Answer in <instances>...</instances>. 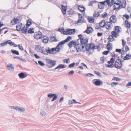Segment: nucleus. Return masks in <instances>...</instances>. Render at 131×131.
<instances>
[{
    "mask_svg": "<svg viewBox=\"0 0 131 131\" xmlns=\"http://www.w3.org/2000/svg\"><path fill=\"white\" fill-rule=\"evenodd\" d=\"M77 42L79 43V42H77L74 40H72L70 41L68 44L69 48H71L73 47V45H74V49H76V51L78 52H81V48L80 46V44L79 43H77Z\"/></svg>",
    "mask_w": 131,
    "mask_h": 131,
    "instance_id": "f257e3e1",
    "label": "nucleus"
},
{
    "mask_svg": "<svg viewBox=\"0 0 131 131\" xmlns=\"http://www.w3.org/2000/svg\"><path fill=\"white\" fill-rule=\"evenodd\" d=\"M43 47H41L40 45H36L35 46V49L37 52H40L45 55H47V53L46 52Z\"/></svg>",
    "mask_w": 131,
    "mask_h": 131,
    "instance_id": "f03ea898",
    "label": "nucleus"
},
{
    "mask_svg": "<svg viewBox=\"0 0 131 131\" xmlns=\"http://www.w3.org/2000/svg\"><path fill=\"white\" fill-rule=\"evenodd\" d=\"M79 39L77 40V41H78L79 40H80L81 43L80 44H81L82 45H83L86 43L87 42H88V39L87 38H82V34L79 35L78 36Z\"/></svg>",
    "mask_w": 131,
    "mask_h": 131,
    "instance_id": "7ed1b4c3",
    "label": "nucleus"
},
{
    "mask_svg": "<svg viewBox=\"0 0 131 131\" xmlns=\"http://www.w3.org/2000/svg\"><path fill=\"white\" fill-rule=\"evenodd\" d=\"M75 32V29H68L66 30H65L63 33V34L66 35H72L74 34Z\"/></svg>",
    "mask_w": 131,
    "mask_h": 131,
    "instance_id": "20e7f679",
    "label": "nucleus"
},
{
    "mask_svg": "<svg viewBox=\"0 0 131 131\" xmlns=\"http://www.w3.org/2000/svg\"><path fill=\"white\" fill-rule=\"evenodd\" d=\"M88 42H87L86 44L84 45H82L81 44H80V47L82 49L81 52L82 51V50L85 47L86 50L87 51H89L91 49V46L88 43Z\"/></svg>",
    "mask_w": 131,
    "mask_h": 131,
    "instance_id": "39448f33",
    "label": "nucleus"
},
{
    "mask_svg": "<svg viewBox=\"0 0 131 131\" xmlns=\"http://www.w3.org/2000/svg\"><path fill=\"white\" fill-rule=\"evenodd\" d=\"M93 83L96 86H99L103 85V82L100 79H94L93 80Z\"/></svg>",
    "mask_w": 131,
    "mask_h": 131,
    "instance_id": "423d86ee",
    "label": "nucleus"
},
{
    "mask_svg": "<svg viewBox=\"0 0 131 131\" xmlns=\"http://www.w3.org/2000/svg\"><path fill=\"white\" fill-rule=\"evenodd\" d=\"M64 44L62 41L60 42L55 48H53L54 49V51L57 52H59L61 48H63L62 45Z\"/></svg>",
    "mask_w": 131,
    "mask_h": 131,
    "instance_id": "0eeeda50",
    "label": "nucleus"
},
{
    "mask_svg": "<svg viewBox=\"0 0 131 131\" xmlns=\"http://www.w3.org/2000/svg\"><path fill=\"white\" fill-rule=\"evenodd\" d=\"M126 1L125 0H124L120 5H119L117 8H114L113 10H118L121 9V8H125L126 7Z\"/></svg>",
    "mask_w": 131,
    "mask_h": 131,
    "instance_id": "6e6552de",
    "label": "nucleus"
},
{
    "mask_svg": "<svg viewBox=\"0 0 131 131\" xmlns=\"http://www.w3.org/2000/svg\"><path fill=\"white\" fill-rule=\"evenodd\" d=\"M42 35V33L39 31L38 32H35L34 35V37L35 39H38L41 38Z\"/></svg>",
    "mask_w": 131,
    "mask_h": 131,
    "instance_id": "1a4fd4ad",
    "label": "nucleus"
},
{
    "mask_svg": "<svg viewBox=\"0 0 131 131\" xmlns=\"http://www.w3.org/2000/svg\"><path fill=\"white\" fill-rule=\"evenodd\" d=\"M48 96L49 97L52 98V99L51 100V101L53 102L58 97V95L52 93H49L48 94Z\"/></svg>",
    "mask_w": 131,
    "mask_h": 131,
    "instance_id": "9d476101",
    "label": "nucleus"
},
{
    "mask_svg": "<svg viewBox=\"0 0 131 131\" xmlns=\"http://www.w3.org/2000/svg\"><path fill=\"white\" fill-rule=\"evenodd\" d=\"M117 19L116 17L114 15H112L110 19V21L111 23H115L116 22Z\"/></svg>",
    "mask_w": 131,
    "mask_h": 131,
    "instance_id": "9b49d317",
    "label": "nucleus"
},
{
    "mask_svg": "<svg viewBox=\"0 0 131 131\" xmlns=\"http://www.w3.org/2000/svg\"><path fill=\"white\" fill-rule=\"evenodd\" d=\"M114 66L115 68L119 69L122 67V62H118L116 61L115 62Z\"/></svg>",
    "mask_w": 131,
    "mask_h": 131,
    "instance_id": "f8f14e48",
    "label": "nucleus"
},
{
    "mask_svg": "<svg viewBox=\"0 0 131 131\" xmlns=\"http://www.w3.org/2000/svg\"><path fill=\"white\" fill-rule=\"evenodd\" d=\"M47 60L48 63L50 64L52 67H54L56 65L57 62L56 61H53L50 59H48Z\"/></svg>",
    "mask_w": 131,
    "mask_h": 131,
    "instance_id": "ddd939ff",
    "label": "nucleus"
},
{
    "mask_svg": "<svg viewBox=\"0 0 131 131\" xmlns=\"http://www.w3.org/2000/svg\"><path fill=\"white\" fill-rule=\"evenodd\" d=\"M18 76L20 79H23L27 76V74L25 73L21 72L18 74Z\"/></svg>",
    "mask_w": 131,
    "mask_h": 131,
    "instance_id": "4468645a",
    "label": "nucleus"
},
{
    "mask_svg": "<svg viewBox=\"0 0 131 131\" xmlns=\"http://www.w3.org/2000/svg\"><path fill=\"white\" fill-rule=\"evenodd\" d=\"M43 42L45 43H47L49 40V38L48 37L46 36H44L42 37V38Z\"/></svg>",
    "mask_w": 131,
    "mask_h": 131,
    "instance_id": "2eb2a0df",
    "label": "nucleus"
},
{
    "mask_svg": "<svg viewBox=\"0 0 131 131\" xmlns=\"http://www.w3.org/2000/svg\"><path fill=\"white\" fill-rule=\"evenodd\" d=\"M7 68L8 70H11L10 71H12L13 72L14 71V69L13 65L11 64L7 65Z\"/></svg>",
    "mask_w": 131,
    "mask_h": 131,
    "instance_id": "dca6fc26",
    "label": "nucleus"
},
{
    "mask_svg": "<svg viewBox=\"0 0 131 131\" xmlns=\"http://www.w3.org/2000/svg\"><path fill=\"white\" fill-rule=\"evenodd\" d=\"M93 31L92 28L91 27H88L87 29L84 32H86L87 34H89L92 33Z\"/></svg>",
    "mask_w": 131,
    "mask_h": 131,
    "instance_id": "f3484780",
    "label": "nucleus"
},
{
    "mask_svg": "<svg viewBox=\"0 0 131 131\" xmlns=\"http://www.w3.org/2000/svg\"><path fill=\"white\" fill-rule=\"evenodd\" d=\"M23 27H22V28L21 29V31L22 33L26 34L27 33L28 28L27 27V26L25 28V26L24 25H23Z\"/></svg>",
    "mask_w": 131,
    "mask_h": 131,
    "instance_id": "a211bd4d",
    "label": "nucleus"
},
{
    "mask_svg": "<svg viewBox=\"0 0 131 131\" xmlns=\"http://www.w3.org/2000/svg\"><path fill=\"white\" fill-rule=\"evenodd\" d=\"M86 21L85 20L84 18H83V16H81L80 17H79L78 20L77 21V23H86Z\"/></svg>",
    "mask_w": 131,
    "mask_h": 131,
    "instance_id": "6ab92c4d",
    "label": "nucleus"
},
{
    "mask_svg": "<svg viewBox=\"0 0 131 131\" xmlns=\"http://www.w3.org/2000/svg\"><path fill=\"white\" fill-rule=\"evenodd\" d=\"M78 9L81 12L83 13V12H85V7L82 5H79L78 7Z\"/></svg>",
    "mask_w": 131,
    "mask_h": 131,
    "instance_id": "aec40b11",
    "label": "nucleus"
},
{
    "mask_svg": "<svg viewBox=\"0 0 131 131\" xmlns=\"http://www.w3.org/2000/svg\"><path fill=\"white\" fill-rule=\"evenodd\" d=\"M46 52L48 54V53L50 54H52L53 52L54 51V49L53 48L50 49L49 47L48 48V49H46Z\"/></svg>",
    "mask_w": 131,
    "mask_h": 131,
    "instance_id": "412c9836",
    "label": "nucleus"
},
{
    "mask_svg": "<svg viewBox=\"0 0 131 131\" xmlns=\"http://www.w3.org/2000/svg\"><path fill=\"white\" fill-rule=\"evenodd\" d=\"M67 6H64L63 5H61V10L63 14L65 15L66 13V12L67 11Z\"/></svg>",
    "mask_w": 131,
    "mask_h": 131,
    "instance_id": "4be33fe9",
    "label": "nucleus"
},
{
    "mask_svg": "<svg viewBox=\"0 0 131 131\" xmlns=\"http://www.w3.org/2000/svg\"><path fill=\"white\" fill-rule=\"evenodd\" d=\"M106 22L105 20H103L99 23V26L100 27L103 28L106 25Z\"/></svg>",
    "mask_w": 131,
    "mask_h": 131,
    "instance_id": "5701e85b",
    "label": "nucleus"
},
{
    "mask_svg": "<svg viewBox=\"0 0 131 131\" xmlns=\"http://www.w3.org/2000/svg\"><path fill=\"white\" fill-rule=\"evenodd\" d=\"M72 39L71 37L70 36H68L67 38L64 40H63L62 41L63 44H64L65 43L68 42L69 41L71 40Z\"/></svg>",
    "mask_w": 131,
    "mask_h": 131,
    "instance_id": "b1692460",
    "label": "nucleus"
},
{
    "mask_svg": "<svg viewBox=\"0 0 131 131\" xmlns=\"http://www.w3.org/2000/svg\"><path fill=\"white\" fill-rule=\"evenodd\" d=\"M125 25L126 28L127 29H128L130 28L131 24L129 21L127 20H126L125 21Z\"/></svg>",
    "mask_w": 131,
    "mask_h": 131,
    "instance_id": "393cba45",
    "label": "nucleus"
},
{
    "mask_svg": "<svg viewBox=\"0 0 131 131\" xmlns=\"http://www.w3.org/2000/svg\"><path fill=\"white\" fill-rule=\"evenodd\" d=\"M111 34H112L111 35H110L111 36H113L114 37L116 38L118 36V33L114 31H112L111 32Z\"/></svg>",
    "mask_w": 131,
    "mask_h": 131,
    "instance_id": "a878e982",
    "label": "nucleus"
},
{
    "mask_svg": "<svg viewBox=\"0 0 131 131\" xmlns=\"http://www.w3.org/2000/svg\"><path fill=\"white\" fill-rule=\"evenodd\" d=\"M120 29H121V28L118 26H115L114 28V31H116V32L118 34L121 31H120Z\"/></svg>",
    "mask_w": 131,
    "mask_h": 131,
    "instance_id": "bb28decb",
    "label": "nucleus"
},
{
    "mask_svg": "<svg viewBox=\"0 0 131 131\" xmlns=\"http://www.w3.org/2000/svg\"><path fill=\"white\" fill-rule=\"evenodd\" d=\"M106 23V24L105 26H107L108 27H106V29L107 30L111 29V26H112V23L110 21H109L107 22Z\"/></svg>",
    "mask_w": 131,
    "mask_h": 131,
    "instance_id": "cd10ccee",
    "label": "nucleus"
},
{
    "mask_svg": "<svg viewBox=\"0 0 131 131\" xmlns=\"http://www.w3.org/2000/svg\"><path fill=\"white\" fill-rule=\"evenodd\" d=\"M112 45L111 43H108L106 46L107 49L108 50L110 51V50H112Z\"/></svg>",
    "mask_w": 131,
    "mask_h": 131,
    "instance_id": "c85d7f7f",
    "label": "nucleus"
},
{
    "mask_svg": "<svg viewBox=\"0 0 131 131\" xmlns=\"http://www.w3.org/2000/svg\"><path fill=\"white\" fill-rule=\"evenodd\" d=\"M88 21L91 23H94V18L93 17H89L88 18Z\"/></svg>",
    "mask_w": 131,
    "mask_h": 131,
    "instance_id": "c756f323",
    "label": "nucleus"
},
{
    "mask_svg": "<svg viewBox=\"0 0 131 131\" xmlns=\"http://www.w3.org/2000/svg\"><path fill=\"white\" fill-rule=\"evenodd\" d=\"M102 2H99L98 3V5L99 8L100 9H103L104 8L103 7L104 5L103 4Z\"/></svg>",
    "mask_w": 131,
    "mask_h": 131,
    "instance_id": "7c9ffc66",
    "label": "nucleus"
},
{
    "mask_svg": "<svg viewBox=\"0 0 131 131\" xmlns=\"http://www.w3.org/2000/svg\"><path fill=\"white\" fill-rule=\"evenodd\" d=\"M131 58V55L129 54H126V55L124 58V60H128Z\"/></svg>",
    "mask_w": 131,
    "mask_h": 131,
    "instance_id": "2f4dec72",
    "label": "nucleus"
},
{
    "mask_svg": "<svg viewBox=\"0 0 131 131\" xmlns=\"http://www.w3.org/2000/svg\"><path fill=\"white\" fill-rule=\"evenodd\" d=\"M32 24V22L31 20L28 19L27 20V23L26 24V26L27 27V28L31 25Z\"/></svg>",
    "mask_w": 131,
    "mask_h": 131,
    "instance_id": "473e14b6",
    "label": "nucleus"
},
{
    "mask_svg": "<svg viewBox=\"0 0 131 131\" xmlns=\"http://www.w3.org/2000/svg\"><path fill=\"white\" fill-rule=\"evenodd\" d=\"M10 40H8L7 41L5 42H4L0 44V46H4L7 45V43L9 45V42H10Z\"/></svg>",
    "mask_w": 131,
    "mask_h": 131,
    "instance_id": "72a5a7b5",
    "label": "nucleus"
},
{
    "mask_svg": "<svg viewBox=\"0 0 131 131\" xmlns=\"http://www.w3.org/2000/svg\"><path fill=\"white\" fill-rule=\"evenodd\" d=\"M11 52L13 54H15L18 55H19V52L18 51L15 50H11Z\"/></svg>",
    "mask_w": 131,
    "mask_h": 131,
    "instance_id": "f704fd0d",
    "label": "nucleus"
},
{
    "mask_svg": "<svg viewBox=\"0 0 131 131\" xmlns=\"http://www.w3.org/2000/svg\"><path fill=\"white\" fill-rule=\"evenodd\" d=\"M100 15V13L98 12L95 11L94 12V14H93V17H97Z\"/></svg>",
    "mask_w": 131,
    "mask_h": 131,
    "instance_id": "c9c22d12",
    "label": "nucleus"
},
{
    "mask_svg": "<svg viewBox=\"0 0 131 131\" xmlns=\"http://www.w3.org/2000/svg\"><path fill=\"white\" fill-rule=\"evenodd\" d=\"M110 36H111L109 35V37L108 38V43H110V42H112L115 40L114 38V37L111 36L112 38H111L110 37Z\"/></svg>",
    "mask_w": 131,
    "mask_h": 131,
    "instance_id": "e433bc0d",
    "label": "nucleus"
},
{
    "mask_svg": "<svg viewBox=\"0 0 131 131\" xmlns=\"http://www.w3.org/2000/svg\"><path fill=\"white\" fill-rule=\"evenodd\" d=\"M19 19L17 18H15V17H14L13 19V21L14 22V23L12 24V25H14L16 24H17V22L19 21Z\"/></svg>",
    "mask_w": 131,
    "mask_h": 131,
    "instance_id": "4c0bfd02",
    "label": "nucleus"
},
{
    "mask_svg": "<svg viewBox=\"0 0 131 131\" xmlns=\"http://www.w3.org/2000/svg\"><path fill=\"white\" fill-rule=\"evenodd\" d=\"M28 33L29 34H32L34 33V29L32 28H29L28 31Z\"/></svg>",
    "mask_w": 131,
    "mask_h": 131,
    "instance_id": "58836bf2",
    "label": "nucleus"
},
{
    "mask_svg": "<svg viewBox=\"0 0 131 131\" xmlns=\"http://www.w3.org/2000/svg\"><path fill=\"white\" fill-rule=\"evenodd\" d=\"M11 108L15 109L16 110L19 111L20 107L17 106H11Z\"/></svg>",
    "mask_w": 131,
    "mask_h": 131,
    "instance_id": "ea45409f",
    "label": "nucleus"
},
{
    "mask_svg": "<svg viewBox=\"0 0 131 131\" xmlns=\"http://www.w3.org/2000/svg\"><path fill=\"white\" fill-rule=\"evenodd\" d=\"M107 1V0H106L102 2H103V4H103L105 5H108V6H110V5L111 4L110 3V1H109V3H108Z\"/></svg>",
    "mask_w": 131,
    "mask_h": 131,
    "instance_id": "a19ab883",
    "label": "nucleus"
},
{
    "mask_svg": "<svg viewBox=\"0 0 131 131\" xmlns=\"http://www.w3.org/2000/svg\"><path fill=\"white\" fill-rule=\"evenodd\" d=\"M64 30V28H63L62 27V28H59L57 31L60 32L61 33V34H63V32L65 30Z\"/></svg>",
    "mask_w": 131,
    "mask_h": 131,
    "instance_id": "79ce46f5",
    "label": "nucleus"
},
{
    "mask_svg": "<svg viewBox=\"0 0 131 131\" xmlns=\"http://www.w3.org/2000/svg\"><path fill=\"white\" fill-rule=\"evenodd\" d=\"M50 38L52 40V42H56L57 41V40L55 37L52 36V37H51Z\"/></svg>",
    "mask_w": 131,
    "mask_h": 131,
    "instance_id": "37998d69",
    "label": "nucleus"
},
{
    "mask_svg": "<svg viewBox=\"0 0 131 131\" xmlns=\"http://www.w3.org/2000/svg\"><path fill=\"white\" fill-rule=\"evenodd\" d=\"M74 11L73 9H70L68 11V14L71 15L74 14Z\"/></svg>",
    "mask_w": 131,
    "mask_h": 131,
    "instance_id": "c03bdc74",
    "label": "nucleus"
},
{
    "mask_svg": "<svg viewBox=\"0 0 131 131\" xmlns=\"http://www.w3.org/2000/svg\"><path fill=\"white\" fill-rule=\"evenodd\" d=\"M40 114L42 116H45L46 114V112L44 111L41 110L40 112Z\"/></svg>",
    "mask_w": 131,
    "mask_h": 131,
    "instance_id": "a18cd8bd",
    "label": "nucleus"
},
{
    "mask_svg": "<svg viewBox=\"0 0 131 131\" xmlns=\"http://www.w3.org/2000/svg\"><path fill=\"white\" fill-rule=\"evenodd\" d=\"M10 42H9V45L10 46H12L13 45L14 47H17V46L13 42H12L11 40H10Z\"/></svg>",
    "mask_w": 131,
    "mask_h": 131,
    "instance_id": "49530a36",
    "label": "nucleus"
},
{
    "mask_svg": "<svg viewBox=\"0 0 131 131\" xmlns=\"http://www.w3.org/2000/svg\"><path fill=\"white\" fill-rule=\"evenodd\" d=\"M94 73L97 75L98 76L101 77L102 76V74L101 73L98 71H94Z\"/></svg>",
    "mask_w": 131,
    "mask_h": 131,
    "instance_id": "de8ad7c7",
    "label": "nucleus"
},
{
    "mask_svg": "<svg viewBox=\"0 0 131 131\" xmlns=\"http://www.w3.org/2000/svg\"><path fill=\"white\" fill-rule=\"evenodd\" d=\"M38 62L39 64L41 66H43L45 65V64L41 61H38Z\"/></svg>",
    "mask_w": 131,
    "mask_h": 131,
    "instance_id": "09e8293b",
    "label": "nucleus"
},
{
    "mask_svg": "<svg viewBox=\"0 0 131 131\" xmlns=\"http://www.w3.org/2000/svg\"><path fill=\"white\" fill-rule=\"evenodd\" d=\"M93 50L94 49H98L100 47V46H95L94 44H93Z\"/></svg>",
    "mask_w": 131,
    "mask_h": 131,
    "instance_id": "8fccbe9b",
    "label": "nucleus"
},
{
    "mask_svg": "<svg viewBox=\"0 0 131 131\" xmlns=\"http://www.w3.org/2000/svg\"><path fill=\"white\" fill-rule=\"evenodd\" d=\"M75 62H73L71 64H70L68 66L69 68H71L74 67L75 65Z\"/></svg>",
    "mask_w": 131,
    "mask_h": 131,
    "instance_id": "3c124183",
    "label": "nucleus"
},
{
    "mask_svg": "<svg viewBox=\"0 0 131 131\" xmlns=\"http://www.w3.org/2000/svg\"><path fill=\"white\" fill-rule=\"evenodd\" d=\"M120 80V79L117 77H114L113 78L112 80H115L116 81H119Z\"/></svg>",
    "mask_w": 131,
    "mask_h": 131,
    "instance_id": "603ef678",
    "label": "nucleus"
},
{
    "mask_svg": "<svg viewBox=\"0 0 131 131\" xmlns=\"http://www.w3.org/2000/svg\"><path fill=\"white\" fill-rule=\"evenodd\" d=\"M106 58H104V57H102L100 58V60L102 61L103 63L104 61H105Z\"/></svg>",
    "mask_w": 131,
    "mask_h": 131,
    "instance_id": "864d4df0",
    "label": "nucleus"
},
{
    "mask_svg": "<svg viewBox=\"0 0 131 131\" xmlns=\"http://www.w3.org/2000/svg\"><path fill=\"white\" fill-rule=\"evenodd\" d=\"M65 61L66 63L70 62V59L69 58L64 59L63 60L64 63Z\"/></svg>",
    "mask_w": 131,
    "mask_h": 131,
    "instance_id": "5fc2aeb1",
    "label": "nucleus"
},
{
    "mask_svg": "<svg viewBox=\"0 0 131 131\" xmlns=\"http://www.w3.org/2000/svg\"><path fill=\"white\" fill-rule=\"evenodd\" d=\"M118 84V83L116 82H113L111 83V86L112 87H114Z\"/></svg>",
    "mask_w": 131,
    "mask_h": 131,
    "instance_id": "6e6d98bb",
    "label": "nucleus"
},
{
    "mask_svg": "<svg viewBox=\"0 0 131 131\" xmlns=\"http://www.w3.org/2000/svg\"><path fill=\"white\" fill-rule=\"evenodd\" d=\"M108 15V14L106 12H105L104 14H103L101 15V16L103 18H104Z\"/></svg>",
    "mask_w": 131,
    "mask_h": 131,
    "instance_id": "4d7b16f0",
    "label": "nucleus"
},
{
    "mask_svg": "<svg viewBox=\"0 0 131 131\" xmlns=\"http://www.w3.org/2000/svg\"><path fill=\"white\" fill-rule=\"evenodd\" d=\"M59 66V69H64L65 68V67L64 64H60Z\"/></svg>",
    "mask_w": 131,
    "mask_h": 131,
    "instance_id": "13d9d810",
    "label": "nucleus"
},
{
    "mask_svg": "<svg viewBox=\"0 0 131 131\" xmlns=\"http://www.w3.org/2000/svg\"><path fill=\"white\" fill-rule=\"evenodd\" d=\"M25 111V109L24 108H22L21 107H20L19 111L21 112H24Z\"/></svg>",
    "mask_w": 131,
    "mask_h": 131,
    "instance_id": "bf43d9fd",
    "label": "nucleus"
},
{
    "mask_svg": "<svg viewBox=\"0 0 131 131\" xmlns=\"http://www.w3.org/2000/svg\"><path fill=\"white\" fill-rule=\"evenodd\" d=\"M106 67H108L110 68H112L113 67L114 65L113 64H112L110 65H106Z\"/></svg>",
    "mask_w": 131,
    "mask_h": 131,
    "instance_id": "052dcab7",
    "label": "nucleus"
},
{
    "mask_svg": "<svg viewBox=\"0 0 131 131\" xmlns=\"http://www.w3.org/2000/svg\"><path fill=\"white\" fill-rule=\"evenodd\" d=\"M110 52L109 50L105 51L103 52V53L105 55L107 54Z\"/></svg>",
    "mask_w": 131,
    "mask_h": 131,
    "instance_id": "680f3d73",
    "label": "nucleus"
},
{
    "mask_svg": "<svg viewBox=\"0 0 131 131\" xmlns=\"http://www.w3.org/2000/svg\"><path fill=\"white\" fill-rule=\"evenodd\" d=\"M18 46L20 50H24V49L21 45H18Z\"/></svg>",
    "mask_w": 131,
    "mask_h": 131,
    "instance_id": "e2e57ef3",
    "label": "nucleus"
},
{
    "mask_svg": "<svg viewBox=\"0 0 131 131\" xmlns=\"http://www.w3.org/2000/svg\"><path fill=\"white\" fill-rule=\"evenodd\" d=\"M16 30L18 31H21V29L20 27H19L18 25H17L16 27Z\"/></svg>",
    "mask_w": 131,
    "mask_h": 131,
    "instance_id": "0e129e2a",
    "label": "nucleus"
},
{
    "mask_svg": "<svg viewBox=\"0 0 131 131\" xmlns=\"http://www.w3.org/2000/svg\"><path fill=\"white\" fill-rule=\"evenodd\" d=\"M123 16L125 17L127 19H128L129 18V16L128 15L126 14H124L123 15Z\"/></svg>",
    "mask_w": 131,
    "mask_h": 131,
    "instance_id": "69168bd1",
    "label": "nucleus"
},
{
    "mask_svg": "<svg viewBox=\"0 0 131 131\" xmlns=\"http://www.w3.org/2000/svg\"><path fill=\"white\" fill-rule=\"evenodd\" d=\"M122 41L123 46L124 47L126 44V42L123 39H122Z\"/></svg>",
    "mask_w": 131,
    "mask_h": 131,
    "instance_id": "338daca9",
    "label": "nucleus"
},
{
    "mask_svg": "<svg viewBox=\"0 0 131 131\" xmlns=\"http://www.w3.org/2000/svg\"><path fill=\"white\" fill-rule=\"evenodd\" d=\"M115 51L117 52H119L121 53L122 51V50L120 49H116L115 50Z\"/></svg>",
    "mask_w": 131,
    "mask_h": 131,
    "instance_id": "774afa93",
    "label": "nucleus"
}]
</instances>
